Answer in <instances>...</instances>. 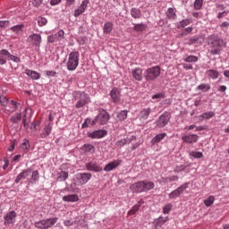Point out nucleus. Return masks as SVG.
<instances>
[{"instance_id": "obj_1", "label": "nucleus", "mask_w": 229, "mask_h": 229, "mask_svg": "<svg viewBox=\"0 0 229 229\" xmlns=\"http://www.w3.org/2000/svg\"><path fill=\"white\" fill-rule=\"evenodd\" d=\"M208 45L211 47V55H221L223 47H226V41L217 34H212L208 38Z\"/></svg>"}, {"instance_id": "obj_2", "label": "nucleus", "mask_w": 229, "mask_h": 229, "mask_svg": "<svg viewBox=\"0 0 229 229\" xmlns=\"http://www.w3.org/2000/svg\"><path fill=\"white\" fill-rule=\"evenodd\" d=\"M153 189H155V182L148 180L139 181L130 186V191H131L133 194L149 192V191H153Z\"/></svg>"}, {"instance_id": "obj_3", "label": "nucleus", "mask_w": 229, "mask_h": 229, "mask_svg": "<svg viewBox=\"0 0 229 229\" xmlns=\"http://www.w3.org/2000/svg\"><path fill=\"white\" fill-rule=\"evenodd\" d=\"M80 65V52L74 50L68 55L66 67L68 71H76Z\"/></svg>"}, {"instance_id": "obj_4", "label": "nucleus", "mask_w": 229, "mask_h": 229, "mask_svg": "<svg viewBox=\"0 0 229 229\" xmlns=\"http://www.w3.org/2000/svg\"><path fill=\"white\" fill-rule=\"evenodd\" d=\"M109 121L110 114H108L105 109H99L98 115L91 122V126H94L95 124H101V126H105V124H108Z\"/></svg>"}, {"instance_id": "obj_5", "label": "nucleus", "mask_w": 229, "mask_h": 229, "mask_svg": "<svg viewBox=\"0 0 229 229\" xmlns=\"http://www.w3.org/2000/svg\"><path fill=\"white\" fill-rule=\"evenodd\" d=\"M161 72L162 70L160 69V66H152L145 71L144 78L146 81H155L156 80L160 78Z\"/></svg>"}, {"instance_id": "obj_6", "label": "nucleus", "mask_w": 229, "mask_h": 229, "mask_svg": "<svg viewBox=\"0 0 229 229\" xmlns=\"http://www.w3.org/2000/svg\"><path fill=\"white\" fill-rule=\"evenodd\" d=\"M56 223H58V217H52L35 222L34 226L38 229H49L53 228Z\"/></svg>"}, {"instance_id": "obj_7", "label": "nucleus", "mask_w": 229, "mask_h": 229, "mask_svg": "<svg viewBox=\"0 0 229 229\" xmlns=\"http://www.w3.org/2000/svg\"><path fill=\"white\" fill-rule=\"evenodd\" d=\"M189 189V182H185L179 186L177 189L174 190L172 192L169 193L168 198L170 199H176V198H180L185 191Z\"/></svg>"}, {"instance_id": "obj_8", "label": "nucleus", "mask_w": 229, "mask_h": 229, "mask_svg": "<svg viewBox=\"0 0 229 229\" xmlns=\"http://www.w3.org/2000/svg\"><path fill=\"white\" fill-rule=\"evenodd\" d=\"M169 121H171V114L164 112L156 122L157 127L164 128L169 124Z\"/></svg>"}, {"instance_id": "obj_9", "label": "nucleus", "mask_w": 229, "mask_h": 229, "mask_svg": "<svg viewBox=\"0 0 229 229\" xmlns=\"http://www.w3.org/2000/svg\"><path fill=\"white\" fill-rule=\"evenodd\" d=\"M90 103V97L85 92H81L79 95V100L75 104V108H83L86 105Z\"/></svg>"}, {"instance_id": "obj_10", "label": "nucleus", "mask_w": 229, "mask_h": 229, "mask_svg": "<svg viewBox=\"0 0 229 229\" xmlns=\"http://www.w3.org/2000/svg\"><path fill=\"white\" fill-rule=\"evenodd\" d=\"M17 219V212L10 211L4 216V221L5 226H10L11 225H15Z\"/></svg>"}, {"instance_id": "obj_11", "label": "nucleus", "mask_w": 229, "mask_h": 229, "mask_svg": "<svg viewBox=\"0 0 229 229\" xmlns=\"http://www.w3.org/2000/svg\"><path fill=\"white\" fill-rule=\"evenodd\" d=\"M64 35L65 32L64 31V30H61L55 34L49 35L47 37V42H49V44L60 42V40H64Z\"/></svg>"}, {"instance_id": "obj_12", "label": "nucleus", "mask_w": 229, "mask_h": 229, "mask_svg": "<svg viewBox=\"0 0 229 229\" xmlns=\"http://www.w3.org/2000/svg\"><path fill=\"white\" fill-rule=\"evenodd\" d=\"M85 166L87 171H92L93 173H101L103 171V167L96 160L86 163Z\"/></svg>"}, {"instance_id": "obj_13", "label": "nucleus", "mask_w": 229, "mask_h": 229, "mask_svg": "<svg viewBox=\"0 0 229 229\" xmlns=\"http://www.w3.org/2000/svg\"><path fill=\"white\" fill-rule=\"evenodd\" d=\"M109 96L113 103H121V89L119 88H113L110 91Z\"/></svg>"}, {"instance_id": "obj_14", "label": "nucleus", "mask_w": 229, "mask_h": 229, "mask_svg": "<svg viewBox=\"0 0 229 229\" xmlns=\"http://www.w3.org/2000/svg\"><path fill=\"white\" fill-rule=\"evenodd\" d=\"M106 135H108V131L104 129L88 132V137H89V139H103L104 137H106Z\"/></svg>"}, {"instance_id": "obj_15", "label": "nucleus", "mask_w": 229, "mask_h": 229, "mask_svg": "<svg viewBox=\"0 0 229 229\" xmlns=\"http://www.w3.org/2000/svg\"><path fill=\"white\" fill-rule=\"evenodd\" d=\"M182 140H183V142L186 144H196V142L199 140V136L194 133L185 134L182 136Z\"/></svg>"}, {"instance_id": "obj_16", "label": "nucleus", "mask_w": 229, "mask_h": 229, "mask_svg": "<svg viewBox=\"0 0 229 229\" xmlns=\"http://www.w3.org/2000/svg\"><path fill=\"white\" fill-rule=\"evenodd\" d=\"M91 178H92V174L90 173H79L77 174V180L80 185H85L86 183H89Z\"/></svg>"}, {"instance_id": "obj_17", "label": "nucleus", "mask_w": 229, "mask_h": 229, "mask_svg": "<svg viewBox=\"0 0 229 229\" xmlns=\"http://www.w3.org/2000/svg\"><path fill=\"white\" fill-rule=\"evenodd\" d=\"M27 40L33 44V46H36V47H40V44H42V36L37 33L31 34L29 36Z\"/></svg>"}, {"instance_id": "obj_18", "label": "nucleus", "mask_w": 229, "mask_h": 229, "mask_svg": "<svg viewBox=\"0 0 229 229\" xmlns=\"http://www.w3.org/2000/svg\"><path fill=\"white\" fill-rule=\"evenodd\" d=\"M89 0H83L81 5L74 11L73 16L80 17L82 13H85V10L89 8Z\"/></svg>"}, {"instance_id": "obj_19", "label": "nucleus", "mask_w": 229, "mask_h": 229, "mask_svg": "<svg viewBox=\"0 0 229 229\" xmlns=\"http://www.w3.org/2000/svg\"><path fill=\"white\" fill-rule=\"evenodd\" d=\"M121 165V160H113L112 162H109L106 166L104 167V171L106 173H110V171H114V169H117Z\"/></svg>"}, {"instance_id": "obj_20", "label": "nucleus", "mask_w": 229, "mask_h": 229, "mask_svg": "<svg viewBox=\"0 0 229 229\" xmlns=\"http://www.w3.org/2000/svg\"><path fill=\"white\" fill-rule=\"evenodd\" d=\"M205 42V36L197 35L191 37L188 41V46H192V44H203Z\"/></svg>"}, {"instance_id": "obj_21", "label": "nucleus", "mask_w": 229, "mask_h": 229, "mask_svg": "<svg viewBox=\"0 0 229 229\" xmlns=\"http://www.w3.org/2000/svg\"><path fill=\"white\" fill-rule=\"evenodd\" d=\"M31 174V169L28 168L23 170L22 172H21L16 179H15V183H20L21 180H26V178H28V176H30Z\"/></svg>"}, {"instance_id": "obj_22", "label": "nucleus", "mask_w": 229, "mask_h": 229, "mask_svg": "<svg viewBox=\"0 0 229 229\" xmlns=\"http://www.w3.org/2000/svg\"><path fill=\"white\" fill-rule=\"evenodd\" d=\"M63 201L67 203H76V201H80V197L78 194H69L63 197Z\"/></svg>"}, {"instance_id": "obj_23", "label": "nucleus", "mask_w": 229, "mask_h": 229, "mask_svg": "<svg viewBox=\"0 0 229 229\" xmlns=\"http://www.w3.org/2000/svg\"><path fill=\"white\" fill-rule=\"evenodd\" d=\"M53 131V123H49L43 129L42 133L40 134L41 139H46V137H49L51 135V131Z\"/></svg>"}, {"instance_id": "obj_24", "label": "nucleus", "mask_w": 229, "mask_h": 229, "mask_svg": "<svg viewBox=\"0 0 229 229\" xmlns=\"http://www.w3.org/2000/svg\"><path fill=\"white\" fill-rule=\"evenodd\" d=\"M132 78L137 81H142V69L135 68L131 71Z\"/></svg>"}, {"instance_id": "obj_25", "label": "nucleus", "mask_w": 229, "mask_h": 229, "mask_svg": "<svg viewBox=\"0 0 229 229\" xmlns=\"http://www.w3.org/2000/svg\"><path fill=\"white\" fill-rule=\"evenodd\" d=\"M8 55H10L8 50H0V65H4L6 64V60H8Z\"/></svg>"}, {"instance_id": "obj_26", "label": "nucleus", "mask_w": 229, "mask_h": 229, "mask_svg": "<svg viewBox=\"0 0 229 229\" xmlns=\"http://www.w3.org/2000/svg\"><path fill=\"white\" fill-rule=\"evenodd\" d=\"M149 114H151V108H144L140 113V120L146 121L148 117H149Z\"/></svg>"}, {"instance_id": "obj_27", "label": "nucleus", "mask_w": 229, "mask_h": 229, "mask_svg": "<svg viewBox=\"0 0 229 229\" xmlns=\"http://www.w3.org/2000/svg\"><path fill=\"white\" fill-rule=\"evenodd\" d=\"M25 74L31 78V80H40V73L33 70L27 69Z\"/></svg>"}, {"instance_id": "obj_28", "label": "nucleus", "mask_w": 229, "mask_h": 229, "mask_svg": "<svg viewBox=\"0 0 229 229\" xmlns=\"http://www.w3.org/2000/svg\"><path fill=\"white\" fill-rule=\"evenodd\" d=\"M81 149L84 151V153H89L90 155L96 153V147H94L92 144H84Z\"/></svg>"}, {"instance_id": "obj_29", "label": "nucleus", "mask_w": 229, "mask_h": 229, "mask_svg": "<svg viewBox=\"0 0 229 229\" xmlns=\"http://www.w3.org/2000/svg\"><path fill=\"white\" fill-rule=\"evenodd\" d=\"M206 74L209 80H217V78H219V72H217V70H208Z\"/></svg>"}, {"instance_id": "obj_30", "label": "nucleus", "mask_w": 229, "mask_h": 229, "mask_svg": "<svg viewBox=\"0 0 229 229\" xmlns=\"http://www.w3.org/2000/svg\"><path fill=\"white\" fill-rule=\"evenodd\" d=\"M31 177L29 180V182L32 184L37 183V182H38V180H40V174L38 173V171L35 170L33 172L30 173Z\"/></svg>"}, {"instance_id": "obj_31", "label": "nucleus", "mask_w": 229, "mask_h": 229, "mask_svg": "<svg viewBox=\"0 0 229 229\" xmlns=\"http://www.w3.org/2000/svg\"><path fill=\"white\" fill-rule=\"evenodd\" d=\"M166 17L169 19V21H176V11H174V8L169 7L166 11Z\"/></svg>"}, {"instance_id": "obj_32", "label": "nucleus", "mask_w": 229, "mask_h": 229, "mask_svg": "<svg viewBox=\"0 0 229 229\" xmlns=\"http://www.w3.org/2000/svg\"><path fill=\"white\" fill-rule=\"evenodd\" d=\"M131 16L132 19H140V17H142V11L139 8L133 7L131 9Z\"/></svg>"}, {"instance_id": "obj_33", "label": "nucleus", "mask_w": 229, "mask_h": 229, "mask_svg": "<svg viewBox=\"0 0 229 229\" xmlns=\"http://www.w3.org/2000/svg\"><path fill=\"white\" fill-rule=\"evenodd\" d=\"M167 137V133L162 132L159 134H157L151 140L152 144H158L161 140H164Z\"/></svg>"}, {"instance_id": "obj_34", "label": "nucleus", "mask_w": 229, "mask_h": 229, "mask_svg": "<svg viewBox=\"0 0 229 229\" xmlns=\"http://www.w3.org/2000/svg\"><path fill=\"white\" fill-rule=\"evenodd\" d=\"M114 30V23L112 21H107L104 24L103 31L106 35H110Z\"/></svg>"}, {"instance_id": "obj_35", "label": "nucleus", "mask_w": 229, "mask_h": 229, "mask_svg": "<svg viewBox=\"0 0 229 229\" xmlns=\"http://www.w3.org/2000/svg\"><path fill=\"white\" fill-rule=\"evenodd\" d=\"M167 221H169V216L164 217L161 216L155 220V223H156L157 226H162V225H165V223H167Z\"/></svg>"}, {"instance_id": "obj_36", "label": "nucleus", "mask_w": 229, "mask_h": 229, "mask_svg": "<svg viewBox=\"0 0 229 229\" xmlns=\"http://www.w3.org/2000/svg\"><path fill=\"white\" fill-rule=\"evenodd\" d=\"M178 180H180V177H178V175H171L168 177H163V182H165V183H171L173 182H178Z\"/></svg>"}, {"instance_id": "obj_37", "label": "nucleus", "mask_w": 229, "mask_h": 229, "mask_svg": "<svg viewBox=\"0 0 229 229\" xmlns=\"http://www.w3.org/2000/svg\"><path fill=\"white\" fill-rule=\"evenodd\" d=\"M128 118V111L123 110L117 114V121H125Z\"/></svg>"}, {"instance_id": "obj_38", "label": "nucleus", "mask_w": 229, "mask_h": 229, "mask_svg": "<svg viewBox=\"0 0 229 229\" xmlns=\"http://www.w3.org/2000/svg\"><path fill=\"white\" fill-rule=\"evenodd\" d=\"M214 201H216V198L211 195L204 199V205L206 207H212L214 205Z\"/></svg>"}, {"instance_id": "obj_39", "label": "nucleus", "mask_w": 229, "mask_h": 229, "mask_svg": "<svg viewBox=\"0 0 229 229\" xmlns=\"http://www.w3.org/2000/svg\"><path fill=\"white\" fill-rule=\"evenodd\" d=\"M30 148V140L26 139L23 140V142L20 145V149H21V151H28Z\"/></svg>"}, {"instance_id": "obj_40", "label": "nucleus", "mask_w": 229, "mask_h": 229, "mask_svg": "<svg viewBox=\"0 0 229 229\" xmlns=\"http://www.w3.org/2000/svg\"><path fill=\"white\" fill-rule=\"evenodd\" d=\"M189 24H191V20L184 19L177 23V29L182 30V28H185L186 26H189Z\"/></svg>"}, {"instance_id": "obj_41", "label": "nucleus", "mask_w": 229, "mask_h": 229, "mask_svg": "<svg viewBox=\"0 0 229 229\" xmlns=\"http://www.w3.org/2000/svg\"><path fill=\"white\" fill-rule=\"evenodd\" d=\"M22 28H24L23 24L15 25L11 28V30L13 31V33H16L17 35L22 33Z\"/></svg>"}, {"instance_id": "obj_42", "label": "nucleus", "mask_w": 229, "mask_h": 229, "mask_svg": "<svg viewBox=\"0 0 229 229\" xmlns=\"http://www.w3.org/2000/svg\"><path fill=\"white\" fill-rule=\"evenodd\" d=\"M146 28H148L146 24L138 23V24H134L133 30L134 31H145Z\"/></svg>"}, {"instance_id": "obj_43", "label": "nucleus", "mask_w": 229, "mask_h": 229, "mask_svg": "<svg viewBox=\"0 0 229 229\" xmlns=\"http://www.w3.org/2000/svg\"><path fill=\"white\" fill-rule=\"evenodd\" d=\"M69 178V173L67 172H61L57 177L58 182H65Z\"/></svg>"}, {"instance_id": "obj_44", "label": "nucleus", "mask_w": 229, "mask_h": 229, "mask_svg": "<svg viewBox=\"0 0 229 229\" xmlns=\"http://www.w3.org/2000/svg\"><path fill=\"white\" fill-rule=\"evenodd\" d=\"M7 60H11L12 62H14V64H21V57L13 55L10 52L7 56Z\"/></svg>"}, {"instance_id": "obj_45", "label": "nucleus", "mask_w": 229, "mask_h": 229, "mask_svg": "<svg viewBox=\"0 0 229 229\" xmlns=\"http://www.w3.org/2000/svg\"><path fill=\"white\" fill-rule=\"evenodd\" d=\"M189 156L192 157V158H203V153L199 151H190Z\"/></svg>"}, {"instance_id": "obj_46", "label": "nucleus", "mask_w": 229, "mask_h": 229, "mask_svg": "<svg viewBox=\"0 0 229 229\" xmlns=\"http://www.w3.org/2000/svg\"><path fill=\"white\" fill-rule=\"evenodd\" d=\"M204 115V120L208 121L209 119H212L216 115V113L214 111H208L202 114Z\"/></svg>"}, {"instance_id": "obj_47", "label": "nucleus", "mask_w": 229, "mask_h": 229, "mask_svg": "<svg viewBox=\"0 0 229 229\" xmlns=\"http://www.w3.org/2000/svg\"><path fill=\"white\" fill-rule=\"evenodd\" d=\"M173 210V204L167 203L163 207V214H169Z\"/></svg>"}, {"instance_id": "obj_48", "label": "nucleus", "mask_w": 229, "mask_h": 229, "mask_svg": "<svg viewBox=\"0 0 229 229\" xmlns=\"http://www.w3.org/2000/svg\"><path fill=\"white\" fill-rule=\"evenodd\" d=\"M184 62H186L187 64H192L195 62H198V56L196 55H189L186 58H184Z\"/></svg>"}, {"instance_id": "obj_49", "label": "nucleus", "mask_w": 229, "mask_h": 229, "mask_svg": "<svg viewBox=\"0 0 229 229\" xmlns=\"http://www.w3.org/2000/svg\"><path fill=\"white\" fill-rule=\"evenodd\" d=\"M220 29L222 31H224V33L228 34V30H229V22L228 21H223L220 24Z\"/></svg>"}, {"instance_id": "obj_50", "label": "nucleus", "mask_w": 229, "mask_h": 229, "mask_svg": "<svg viewBox=\"0 0 229 229\" xmlns=\"http://www.w3.org/2000/svg\"><path fill=\"white\" fill-rule=\"evenodd\" d=\"M22 119V114L21 113H16L12 118V123H17Z\"/></svg>"}, {"instance_id": "obj_51", "label": "nucleus", "mask_w": 229, "mask_h": 229, "mask_svg": "<svg viewBox=\"0 0 229 229\" xmlns=\"http://www.w3.org/2000/svg\"><path fill=\"white\" fill-rule=\"evenodd\" d=\"M38 21V25L42 27V26H46V24H47V19H46L45 17L39 16L37 19Z\"/></svg>"}, {"instance_id": "obj_52", "label": "nucleus", "mask_w": 229, "mask_h": 229, "mask_svg": "<svg viewBox=\"0 0 229 229\" xmlns=\"http://www.w3.org/2000/svg\"><path fill=\"white\" fill-rule=\"evenodd\" d=\"M210 89V85L209 84H200L198 86V90H203V92H208Z\"/></svg>"}, {"instance_id": "obj_53", "label": "nucleus", "mask_w": 229, "mask_h": 229, "mask_svg": "<svg viewBox=\"0 0 229 229\" xmlns=\"http://www.w3.org/2000/svg\"><path fill=\"white\" fill-rule=\"evenodd\" d=\"M203 7V0H195L194 8L195 10H201Z\"/></svg>"}, {"instance_id": "obj_54", "label": "nucleus", "mask_w": 229, "mask_h": 229, "mask_svg": "<svg viewBox=\"0 0 229 229\" xmlns=\"http://www.w3.org/2000/svg\"><path fill=\"white\" fill-rule=\"evenodd\" d=\"M140 205H134L129 211V216H133L135 213L139 212Z\"/></svg>"}, {"instance_id": "obj_55", "label": "nucleus", "mask_w": 229, "mask_h": 229, "mask_svg": "<svg viewBox=\"0 0 229 229\" xmlns=\"http://www.w3.org/2000/svg\"><path fill=\"white\" fill-rule=\"evenodd\" d=\"M126 144H128L126 139L118 140L115 142V146H117V148H123V146H126Z\"/></svg>"}, {"instance_id": "obj_56", "label": "nucleus", "mask_w": 229, "mask_h": 229, "mask_svg": "<svg viewBox=\"0 0 229 229\" xmlns=\"http://www.w3.org/2000/svg\"><path fill=\"white\" fill-rule=\"evenodd\" d=\"M185 169H187V165H181L179 166H176L174 169V172L175 173H182V171H185Z\"/></svg>"}, {"instance_id": "obj_57", "label": "nucleus", "mask_w": 229, "mask_h": 229, "mask_svg": "<svg viewBox=\"0 0 229 229\" xmlns=\"http://www.w3.org/2000/svg\"><path fill=\"white\" fill-rule=\"evenodd\" d=\"M0 104L2 105V106H8V98H6V97L4 96H1Z\"/></svg>"}, {"instance_id": "obj_58", "label": "nucleus", "mask_w": 229, "mask_h": 229, "mask_svg": "<svg viewBox=\"0 0 229 229\" xmlns=\"http://www.w3.org/2000/svg\"><path fill=\"white\" fill-rule=\"evenodd\" d=\"M165 95L164 93H157L152 96V99H157V101H160V99H164Z\"/></svg>"}, {"instance_id": "obj_59", "label": "nucleus", "mask_w": 229, "mask_h": 229, "mask_svg": "<svg viewBox=\"0 0 229 229\" xmlns=\"http://www.w3.org/2000/svg\"><path fill=\"white\" fill-rule=\"evenodd\" d=\"M45 74L47 78H55V76H56V72H55V71H45Z\"/></svg>"}, {"instance_id": "obj_60", "label": "nucleus", "mask_w": 229, "mask_h": 229, "mask_svg": "<svg viewBox=\"0 0 229 229\" xmlns=\"http://www.w3.org/2000/svg\"><path fill=\"white\" fill-rule=\"evenodd\" d=\"M90 123H92V120H90V118H86L82 123V128H89Z\"/></svg>"}, {"instance_id": "obj_61", "label": "nucleus", "mask_w": 229, "mask_h": 229, "mask_svg": "<svg viewBox=\"0 0 229 229\" xmlns=\"http://www.w3.org/2000/svg\"><path fill=\"white\" fill-rule=\"evenodd\" d=\"M42 3H44V0H33L32 4L36 8H38V6L42 4Z\"/></svg>"}, {"instance_id": "obj_62", "label": "nucleus", "mask_w": 229, "mask_h": 229, "mask_svg": "<svg viewBox=\"0 0 229 229\" xmlns=\"http://www.w3.org/2000/svg\"><path fill=\"white\" fill-rule=\"evenodd\" d=\"M10 26L9 21H0V28H8Z\"/></svg>"}, {"instance_id": "obj_63", "label": "nucleus", "mask_w": 229, "mask_h": 229, "mask_svg": "<svg viewBox=\"0 0 229 229\" xmlns=\"http://www.w3.org/2000/svg\"><path fill=\"white\" fill-rule=\"evenodd\" d=\"M125 140L127 142V144H131L132 140H137V136H131V137H127L125 138Z\"/></svg>"}, {"instance_id": "obj_64", "label": "nucleus", "mask_w": 229, "mask_h": 229, "mask_svg": "<svg viewBox=\"0 0 229 229\" xmlns=\"http://www.w3.org/2000/svg\"><path fill=\"white\" fill-rule=\"evenodd\" d=\"M64 226H72L74 225V223L71 220H64Z\"/></svg>"}]
</instances>
